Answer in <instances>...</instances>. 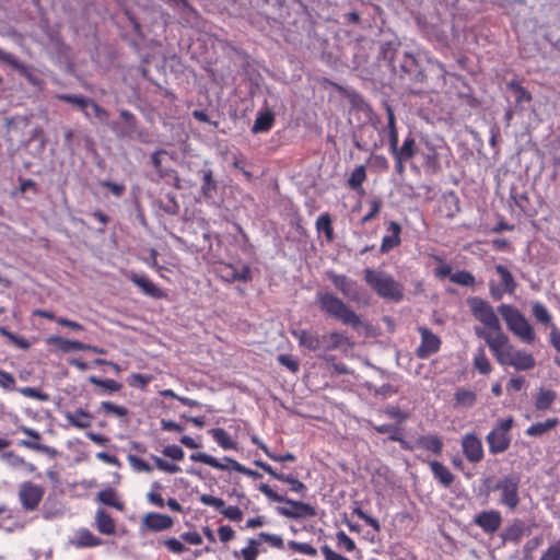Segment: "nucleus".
Returning <instances> with one entry per match:
<instances>
[{"label":"nucleus","mask_w":560,"mask_h":560,"mask_svg":"<svg viewBox=\"0 0 560 560\" xmlns=\"http://www.w3.org/2000/svg\"><path fill=\"white\" fill-rule=\"evenodd\" d=\"M101 409L107 413L113 415L116 418H126L128 416V409L124 406L115 405L112 401L101 402Z\"/></svg>","instance_id":"nucleus-52"},{"label":"nucleus","mask_w":560,"mask_h":560,"mask_svg":"<svg viewBox=\"0 0 560 560\" xmlns=\"http://www.w3.org/2000/svg\"><path fill=\"white\" fill-rule=\"evenodd\" d=\"M385 112L387 114V125L385 128H382V130H378V133L382 135L383 132H387L389 151H395L396 145L398 144V130L396 126V117L394 109L387 103H385Z\"/></svg>","instance_id":"nucleus-26"},{"label":"nucleus","mask_w":560,"mask_h":560,"mask_svg":"<svg viewBox=\"0 0 560 560\" xmlns=\"http://www.w3.org/2000/svg\"><path fill=\"white\" fill-rule=\"evenodd\" d=\"M65 417L69 424L78 429H86L92 424L93 416L83 409H77L75 411H67Z\"/></svg>","instance_id":"nucleus-31"},{"label":"nucleus","mask_w":560,"mask_h":560,"mask_svg":"<svg viewBox=\"0 0 560 560\" xmlns=\"http://www.w3.org/2000/svg\"><path fill=\"white\" fill-rule=\"evenodd\" d=\"M45 494V489L32 481H25L20 486L19 499L25 511H35L38 509Z\"/></svg>","instance_id":"nucleus-11"},{"label":"nucleus","mask_w":560,"mask_h":560,"mask_svg":"<svg viewBox=\"0 0 560 560\" xmlns=\"http://www.w3.org/2000/svg\"><path fill=\"white\" fill-rule=\"evenodd\" d=\"M0 335L4 336L10 343H12L14 347L27 350L31 347V343L26 338L20 335H15L12 331H10L7 327L0 326Z\"/></svg>","instance_id":"nucleus-46"},{"label":"nucleus","mask_w":560,"mask_h":560,"mask_svg":"<svg viewBox=\"0 0 560 560\" xmlns=\"http://www.w3.org/2000/svg\"><path fill=\"white\" fill-rule=\"evenodd\" d=\"M494 271L499 276L500 281L495 283L493 280L489 282V294L494 301H500L505 294L513 295L517 288V282L508 269V267L498 264Z\"/></svg>","instance_id":"nucleus-9"},{"label":"nucleus","mask_w":560,"mask_h":560,"mask_svg":"<svg viewBox=\"0 0 560 560\" xmlns=\"http://www.w3.org/2000/svg\"><path fill=\"white\" fill-rule=\"evenodd\" d=\"M259 555V540L254 538L248 539L245 548L241 549L240 553L235 552V557L241 560H257Z\"/></svg>","instance_id":"nucleus-44"},{"label":"nucleus","mask_w":560,"mask_h":560,"mask_svg":"<svg viewBox=\"0 0 560 560\" xmlns=\"http://www.w3.org/2000/svg\"><path fill=\"white\" fill-rule=\"evenodd\" d=\"M151 458L154 460L156 468L162 471L174 474L180 470V468L176 464L168 463L160 458L159 456L151 455Z\"/></svg>","instance_id":"nucleus-61"},{"label":"nucleus","mask_w":560,"mask_h":560,"mask_svg":"<svg viewBox=\"0 0 560 560\" xmlns=\"http://www.w3.org/2000/svg\"><path fill=\"white\" fill-rule=\"evenodd\" d=\"M94 520L95 527L101 534L110 536L116 533V522L105 510L98 509Z\"/></svg>","instance_id":"nucleus-28"},{"label":"nucleus","mask_w":560,"mask_h":560,"mask_svg":"<svg viewBox=\"0 0 560 560\" xmlns=\"http://www.w3.org/2000/svg\"><path fill=\"white\" fill-rule=\"evenodd\" d=\"M520 485V476L505 475L499 478L492 487H488V491L498 493V504L513 512L521 503Z\"/></svg>","instance_id":"nucleus-7"},{"label":"nucleus","mask_w":560,"mask_h":560,"mask_svg":"<svg viewBox=\"0 0 560 560\" xmlns=\"http://www.w3.org/2000/svg\"><path fill=\"white\" fill-rule=\"evenodd\" d=\"M47 343L56 347L58 350L67 353L72 350L79 351H93L95 353H102L103 350L97 349L96 347H92L90 345L83 343L78 340H69L59 336H50L47 338Z\"/></svg>","instance_id":"nucleus-16"},{"label":"nucleus","mask_w":560,"mask_h":560,"mask_svg":"<svg viewBox=\"0 0 560 560\" xmlns=\"http://www.w3.org/2000/svg\"><path fill=\"white\" fill-rule=\"evenodd\" d=\"M213 271L225 282H249L253 279L250 268L245 264L218 262L214 264Z\"/></svg>","instance_id":"nucleus-10"},{"label":"nucleus","mask_w":560,"mask_h":560,"mask_svg":"<svg viewBox=\"0 0 560 560\" xmlns=\"http://www.w3.org/2000/svg\"><path fill=\"white\" fill-rule=\"evenodd\" d=\"M462 451L466 459L471 464L483 459L485 451L481 439L476 433H466L462 438Z\"/></svg>","instance_id":"nucleus-13"},{"label":"nucleus","mask_w":560,"mask_h":560,"mask_svg":"<svg viewBox=\"0 0 560 560\" xmlns=\"http://www.w3.org/2000/svg\"><path fill=\"white\" fill-rule=\"evenodd\" d=\"M532 315L536 319L537 323L549 327L552 329V327H557L552 322V315L547 308L546 305H544L539 301H535L532 303Z\"/></svg>","instance_id":"nucleus-32"},{"label":"nucleus","mask_w":560,"mask_h":560,"mask_svg":"<svg viewBox=\"0 0 560 560\" xmlns=\"http://www.w3.org/2000/svg\"><path fill=\"white\" fill-rule=\"evenodd\" d=\"M365 180H366V168L364 165H358L351 172V174L347 180V184L351 190L357 191L360 195H363L364 189H363L362 185Z\"/></svg>","instance_id":"nucleus-33"},{"label":"nucleus","mask_w":560,"mask_h":560,"mask_svg":"<svg viewBox=\"0 0 560 560\" xmlns=\"http://www.w3.org/2000/svg\"><path fill=\"white\" fill-rule=\"evenodd\" d=\"M258 490L264 493L270 501L272 502H284L289 504L290 508H278V513L282 516H285L288 518L292 520H301V518H310L316 516L317 512L314 506H312L308 503L302 502V501H295L288 499L281 494H278L276 491H273L269 485L267 483H260L258 486Z\"/></svg>","instance_id":"nucleus-4"},{"label":"nucleus","mask_w":560,"mask_h":560,"mask_svg":"<svg viewBox=\"0 0 560 560\" xmlns=\"http://www.w3.org/2000/svg\"><path fill=\"white\" fill-rule=\"evenodd\" d=\"M89 382L100 388L103 393H116L122 388V385L115 380L106 378L101 380L95 375L89 376Z\"/></svg>","instance_id":"nucleus-43"},{"label":"nucleus","mask_w":560,"mask_h":560,"mask_svg":"<svg viewBox=\"0 0 560 560\" xmlns=\"http://www.w3.org/2000/svg\"><path fill=\"white\" fill-rule=\"evenodd\" d=\"M173 520L168 515L159 513H149L143 518V526L151 532H162L171 528Z\"/></svg>","instance_id":"nucleus-27"},{"label":"nucleus","mask_w":560,"mask_h":560,"mask_svg":"<svg viewBox=\"0 0 560 560\" xmlns=\"http://www.w3.org/2000/svg\"><path fill=\"white\" fill-rule=\"evenodd\" d=\"M291 335L298 340L301 347H304L311 351L322 349V336H318L315 331L306 329H292Z\"/></svg>","instance_id":"nucleus-23"},{"label":"nucleus","mask_w":560,"mask_h":560,"mask_svg":"<svg viewBox=\"0 0 560 560\" xmlns=\"http://www.w3.org/2000/svg\"><path fill=\"white\" fill-rule=\"evenodd\" d=\"M328 278L345 298L350 300L358 299V283L354 280L335 272H328Z\"/></svg>","instance_id":"nucleus-18"},{"label":"nucleus","mask_w":560,"mask_h":560,"mask_svg":"<svg viewBox=\"0 0 560 560\" xmlns=\"http://www.w3.org/2000/svg\"><path fill=\"white\" fill-rule=\"evenodd\" d=\"M502 515L498 510H487L475 515L474 524L480 527L483 533L492 535L502 525Z\"/></svg>","instance_id":"nucleus-14"},{"label":"nucleus","mask_w":560,"mask_h":560,"mask_svg":"<svg viewBox=\"0 0 560 560\" xmlns=\"http://www.w3.org/2000/svg\"><path fill=\"white\" fill-rule=\"evenodd\" d=\"M277 360L281 365L285 366L292 373H298L300 370V363L298 359L292 354H279Z\"/></svg>","instance_id":"nucleus-57"},{"label":"nucleus","mask_w":560,"mask_h":560,"mask_svg":"<svg viewBox=\"0 0 560 560\" xmlns=\"http://www.w3.org/2000/svg\"><path fill=\"white\" fill-rule=\"evenodd\" d=\"M212 506L219 510L226 518L233 522H240L243 518V512L236 505L225 506L222 499L212 497Z\"/></svg>","instance_id":"nucleus-34"},{"label":"nucleus","mask_w":560,"mask_h":560,"mask_svg":"<svg viewBox=\"0 0 560 560\" xmlns=\"http://www.w3.org/2000/svg\"><path fill=\"white\" fill-rule=\"evenodd\" d=\"M425 463L430 467L433 478L442 487L450 488L454 483L455 476L444 464L438 460H427Z\"/></svg>","instance_id":"nucleus-24"},{"label":"nucleus","mask_w":560,"mask_h":560,"mask_svg":"<svg viewBox=\"0 0 560 560\" xmlns=\"http://www.w3.org/2000/svg\"><path fill=\"white\" fill-rule=\"evenodd\" d=\"M527 529L525 522L516 518L504 528L501 533V538L503 541L518 545Z\"/></svg>","instance_id":"nucleus-25"},{"label":"nucleus","mask_w":560,"mask_h":560,"mask_svg":"<svg viewBox=\"0 0 560 560\" xmlns=\"http://www.w3.org/2000/svg\"><path fill=\"white\" fill-rule=\"evenodd\" d=\"M485 342L502 366H511L516 371H529L536 365L534 355L525 350L516 349L510 342L506 334L493 338L485 336Z\"/></svg>","instance_id":"nucleus-1"},{"label":"nucleus","mask_w":560,"mask_h":560,"mask_svg":"<svg viewBox=\"0 0 560 560\" xmlns=\"http://www.w3.org/2000/svg\"><path fill=\"white\" fill-rule=\"evenodd\" d=\"M390 153H396V154L400 155V159L402 158V159H407L410 161L417 154L416 140L411 136L407 137L404 140L402 145L398 147V144H397L396 150L390 151Z\"/></svg>","instance_id":"nucleus-41"},{"label":"nucleus","mask_w":560,"mask_h":560,"mask_svg":"<svg viewBox=\"0 0 560 560\" xmlns=\"http://www.w3.org/2000/svg\"><path fill=\"white\" fill-rule=\"evenodd\" d=\"M467 305L471 312V315L483 324V328H476V335L485 340V336L497 337L505 335L498 315L490 303L479 296H471L467 299Z\"/></svg>","instance_id":"nucleus-2"},{"label":"nucleus","mask_w":560,"mask_h":560,"mask_svg":"<svg viewBox=\"0 0 560 560\" xmlns=\"http://www.w3.org/2000/svg\"><path fill=\"white\" fill-rule=\"evenodd\" d=\"M472 365L480 374L488 375L491 373L492 365L482 347L476 350L472 358Z\"/></svg>","instance_id":"nucleus-37"},{"label":"nucleus","mask_w":560,"mask_h":560,"mask_svg":"<svg viewBox=\"0 0 560 560\" xmlns=\"http://www.w3.org/2000/svg\"><path fill=\"white\" fill-rule=\"evenodd\" d=\"M21 430L24 434L32 439V441H22L21 445L35 451H39L43 448L42 445L38 443L42 439V435L38 431L27 427H23Z\"/></svg>","instance_id":"nucleus-50"},{"label":"nucleus","mask_w":560,"mask_h":560,"mask_svg":"<svg viewBox=\"0 0 560 560\" xmlns=\"http://www.w3.org/2000/svg\"><path fill=\"white\" fill-rule=\"evenodd\" d=\"M96 502L116 509L119 512L125 510V503L119 499L117 491L114 488H106L97 492Z\"/></svg>","instance_id":"nucleus-29"},{"label":"nucleus","mask_w":560,"mask_h":560,"mask_svg":"<svg viewBox=\"0 0 560 560\" xmlns=\"http://www.w3.org/2000/svg\"><path fill=\"white\" fill-rule=\"evenodd\" d=\"M418 331L421 336V342L416 349V355L419 359H428L432 354L440 351L442 341L440 337L433 334L428 327L420 326Z\"/></svg>","instance_id":"nucleus-12"},{"label":"nucleus","mask_w":560,"mask_h":560,"mask_svg":"<svg viewBox=\"0 0 560 560\" xmlns=\"http://www.w3.org/2000/svg\"><path fill=\"white\" fill-rule=\"evenodd\" d=\"M119 114H120V118L122 119V121L126 126V133L127 135L132 133L137 127L136 116L128 109H121Z\"/></svg>","instance_id":"nucleus-60"},{"label":"nucleus","mask_w":560,"mask_h":560,"mask_svg":"<svg viewBox=\"0 0 560 560\" xmlns=\"http://www.w3.org/2000/svg\"><path fill=\"white\" fill-rule=\"evenodd\" d=\"M164 155H167L165 150H158L151 155L152 165L160 177H165L167 175V172L162 167V158Z\"/></svg>","instance_id":"nucleus-59"},{"label":"nucleus","mask_w":560,"mask_h":560,"mask_svg":"<svg viewBox=\"0 0 560 560\" xmlns=\"http://www.w3.org/2000/svg\"><path fill=\"white\" fill-rule=\"evenodd\" d=\"M382 207V199L380 197H374L370 201V211L361 218V224H366L368 222L375 219L381 212Z\"/></svg>","instance_id":"nucleus-54"},{"label":"nucleus","mask_w":560,"mask_h":560,"mask_svg":"<svg viewBox=\"0 0 560 560\" xmlns=\"http://www.w3.org/2000/svg\"><path fill=\"white\" fill-rule=\"evenodd\" d=\"M288 547H289V549H291L294 552H299V553L306 555L310 557L317 556L316 548L313 547L308 542H300V541H295V540H290V541H288Z\"/></svg>","instance_id":"nucleus-51"},{"label":"nucleus","mask_w":560,"mask_h":560,"mask_svg":"<svg viewBox=\"0 0 560 560\" xmlns=\"http://www.w3.org/2000/svg\"><path fill=\"white\" fill-rule=\"evenodd\" d=\"M514 420L512 417L500 420L494 428L487 434L486 441L489 452L493 455L504 453L511 445L510 431Z\"/></svg>","instance_id":"nucleus-8"},{"label":"nucleus","mask_w":560,"mask_h":560,"mask_svg":"<svg viewBox=\"0 0 560 560\" xmlns=\"http://www.w3.org/2000/svg\"><path fill=\"white\" fill-rule=\"evenodd\" d=\"M353 513L359 518L364 521L366 525L371 526L375 532H380V529H381L380 522L376 518H374V517L368 515L366 513H364L361 508H359V506L354 508L353 509Z\"/></svg>","instance_id":"nucleus-63"},{"label":"nucleus","mask_w":560,"mask_h":560,"mask_svg":"<svg viewBox=\"0 0 560 560\" xmlns=\"http://www.w3.org/2000/svg\"><path fill=\"white\" fill-rule=\"evenodd\" d=\"M275 122L273 114L269 110L265 113H259L254 125L252 131L254 133L267 132L272 128Z\"/></svg>","instance_id":"nucleus-39"},{"label":"nucleus","mask_w":560,"mask_h":560,"mask_svg":"<svg viewBox=\"0 0 560 560\" xmlns=\"http://www.w3.org/2000/svg\"><path fill=\"white\" fill-rule=\"evenodd\" d=\"M401 231L402 228L400 223L396 221H389L386 223V232L382 238V243L380 246V253L381 254H387L392 249L398 247L401 244Z\"/></svg>","instance_id":"nucleus-15"},{"label":"nucleus","mask_w":560,"mask_h":560,"mask_svg":"<svg viewBox=\"0 0 560 560\" xmlns=\"http://www.w3.org/2000/svg\"><path fill=\"white\" fill-rule=\"evenodd\" d=\"M364 280L382 299L399 302L404 298L402 285L389 275L368 268Z\"/></svg>","instance_id":"nucleus-5"},{"label":"nucleus","mask_w":560,"mask_h":560,"mask_svg":"<svg viewBox=\"0 0 560 560\" xmlns=\"http://www.w3.org/2000/svg\"><path fill=\"white\" fill-rule=\"evenodd\" d=\"M0 61L9 65L24 77L30 83L37 84L38 80L33 75L30 66L21 62L16 56L0 48Z\"/></svg>","instance_id":"nucleus-21"},{"label":"nucleus","mask_w":560,"mask_h":560,"mask_svg":"<svg viewBox=\"0 0 560 560\" xmlns=\"http://www.w3.org/2000/svg\"><path fill=\"white\" fill-rule=\"evenodd\" d=\"M275 479L290 485V490L294 493L304 495L307 491V487L292 474L278 472Z\"/></svg>","instance_id":"nucleus-42"},{"label":"nucleus","mask_w":560,"mask_h":560,"mask_svg":"<svg viewBox=\"0 0 560 560\" xmlns=\"http://www.w3.org/2000/svg\"><path fill=\"white\" fill-rule=\"evenodd\" d=\"M498 312L513 335L525 343H534L536 339L534 328L518 308L511 304H501Z\"/></svg>","instance_id":"nucleus-6"},{"label":"nucleus","mask_w":560,"mask_h":560,"mask_svg":"<svg viewBox=\"0 0 560 560\" xmlns=\"http://www.w3.org/2000/svg\"><path fill=\"white\" fill-rule=\"evenodd\" d=\"M508 88L514 92L517 104L528 103L533 98L532 94L515 80L510 81Z\"/></svg>","instance_id":"nucleus-48"},{"label":"nucleus","mask_w":560,"mask_h":560,"mask_svg":"<svg viewBox=\"0 0 560 560\" xmlns=\"http://www.w3.org/2000/svg\"><path fill=\"white\" fill-rule=\"evenodd\" d=\"M316 302L322 312L345 325L357 328L362 324L360 316L332 293L318 292L316 294Z\"/></svg>","instance_id":"nucleus-3"},{"label":"nucleus","mask_w":560,"mask_h":560,"mask_svg":"<svg viewBox=\"0 0 560 560\" xmlns=\"http://www.w3.org/2000/svg\"><path fill=\"white\" fill-rule=\"evenodd\" d=\"M316 230L323 232L327 242L335 240V233L332 228V220L328 212L322 213L316 220Z\"/></svg>","instance_id":"nucleus-38"},{"label":"nucleus","mask_w":560,"mask_h":560,"mask_svg":"<svg viewBox=\"0 0 560 560\" xmlns=\"http://www.w3.org/2000/svg\"><path fill=\"white\" fill-rule=\"evenodd\" d=\"M476 394L467 389H458L455 393V401L457 405L471 407L476 402Z\"/></svg>","instance_id":"nucleus-53"},{"label":"nucleus","mask_w":560,"mask_h":560,"mask_svg":"<svg viewBox=\"0 0 560 560\" xmlns=\"http://www.w3.org/2000/svg\"><path fill=\"white\" fill-rule=\"evenodd\" d=\"M0 61L9 65L24 77L30 83L37 84L38 80L33 75L30 66L21 62L16 56L0 48Z\"/></svg>","instance_id":"nucleus-20"},{"label":"nucleus","mask_w":560,"mask_h":560,"mask_svg":"<svg viewBox=\"0 0 560 560\" xmlns=\"http://www.w3.org/2000/svg\"><path fill=\"white\" fill-rule=\"evenodd\" d=\"M360 135L354 136V147L360 151H372L380 147V144L373 139V131H370L369 138L372 139V141H369L363 138V133L365 132V129L362 127L359 129Z\"/></svg>","instance_id":"nucleus-47"},{"label":"nucleus","mask_w":560,"mask_h":560,"mask_svg":"<svg viewBox=\"0 0 560 560\" xmlns=\"http://www.w3.org/2000/svg\"><path fill=\"white\" fill-rule=\"evenodd\" d=\"M353 343L349 337L341 331H331L322 336V350L331 351L342 348H352Z\"/></svg>","instance_id":"nucleus-22"},{"label":"nucleus","mask_w":560,"mask_h":560,"mask_svg":"<svg viewBox=\"0 0 560 560\" xmlns=\"http://www.w3.org/2000/svg\"><path fill=\"white\" fill-rule=\"evenodd\" d=\"M417 66H418V62H417V58L415 57V55L411 52H405L404 59L400 63L401 70L406 73H411V72L416 71Z\"/></svg>","instance_id":"nucleus-62"},{"label":"nucleus","mask_w":560,"mask_h":560,"mask_svg":"<svg viewBox=\"0 0 560 560\" xmlns=\"http://www.w3.org/2000/svg\"><path fill=\"white\" fill-rule=\"evenodd\" d=\"M256 540H259V544L261 541L269 544L271 547L277 549H282L284 547L283 539L276 534H270L266 532H261L258 535V538Z\"/></svg>","instance_id":"nucleus-56"},{"label":"nucleus","mask_w":560,"mask_h":560,"mask_svg":"<svg viewBox=\"0 0 560 560\" xmlns=\"http://www.w3.org/2000/svg\"><path fill=\"white\" fill-rule=\"evenodd\" d=\"M559 424L558 418H549L544 422H536L526 429L528 436H541Z\"/></svg>","instance_id":"nucleus-35"},{"label":"nucleus","mask_w":560,"mask_h":560,"mask_svg":"<svg viewBox=\"0 0 560 560\" xmlns=\"http://www.w3.org/2000/svg\"><path fill=\"white\" fill-rule=\"evenodd\" d=\"M416 447L425 450L436 456L442 454L443 441L436 434L420 435L416 440Z\"/></svg>","instance_id":"nucleus-30"},{"label":"nucleus","mask_w":560,"mask_h":560,"mask_svg":"<svg viewBox=\"0 0 560 560\" xmlns=\"http://www.w3.org/2000/svg\"><path fill=\"white\" fill-rule=\"evenodd\" d=\"M539 560H560V539L550 545Z\"/></svg>","instance_id":"nucleus-64"},{"label":"nucleus","mask_w":560,"mask_h":560,"mask_svg":"<svg viewBox=\"0 0 560 560\" xmlns=\"http://www.w3.org/2000/svg\"><path fill=\"white\" fill-rule=\"evenodd\" d=\"M59 101L75 105L80 109L84 112V115L88 117L89 114L85 110L86 107H89L90 98L83 96V95H75V94H58L56 96Z\"/></svg>","instance_id":"nucleus-45"},{"label":"nucleus","mask_w":560,"mask_h":560,"mask_svg":"<svg viewBox=\"0 0 560 560\" xmlns=\"http://www.w3.org/2000/svg\"><path fill=\"white\" fill-rule=\"evenodd\" d=\"M126 277L137 287L140 288L143 294L153 299H163L165 292L155 285L148 277L138 275L133 271L126 272Z\"/></svg>","instance_id":"nucleus-17"},{"label":"nucleus","mask_w":560,"mask_h":560,"mask_svg":"<svg viewBox=\"0 0 560 560\" xmlns=\"http://www.w3.org/2000/svg\"><path fill=\"white\" fill-rule=\"evenodd\" d=\"M127 459L131 467L137 471L151 472L153 469L144 459L137 455L129 454Z\"/></svg>","instance_id":"nucleus-58"},{"label":"nucleus","mask_w":560,"mask_h":560,"mask_svg":"<svg viewBox=\"0 0 560 560\" xmlns=\"http://www.w3.org/2000/svg\"><path fill=\"white\" fill-rule=\"evenodd\" d=\"M212 439L223 448V450H237V442L232 439V436L223 429H212Z\"/></svg>","instance_id":"nucleus-40"},{"label":"nucleus","mask_w":560,"mask_h":560,"mask_svg":"<svg viewBox=\"0 0 560 560\" xmlns=\"http://www.w3.org/2000/svg\"><path fill=\"white\" fill-rule=\"evenodd\" d=\"M70 544L77 549L94 548L103 545V539L94 535L89 528L81 527L75 530Z\"/></svg>","instance_id":"nucleus-19"},{"label":"nucleus","mask_w":560,"mask_h":560,"mask_svg":"<svg viewBox=\"0 0 560 560\" xmlns=\"http://www.w3.org/2000/svg\"><path fill=\"white\" fill-rule=\"evenodd\" d=\"M557 398L556 392L540 388L535 395L534 406L537 410H547Z\"/></svg>","instance_id":"nucleus-36"},{"label":"nucleus","mask_w":560,"mask_h":560,"mask_svg":"<svg viewBox=\"0 0 560 560\" xmlns=\"http://www.w3.org/2000/svg\"><path fill=\"white\" fill-rule=\"evenodd\" d=\"M451 281L455 284L464 285V287H475L476 278L475 276L467 270H458L451 275Z\"/></svg>","instance_id":"nucleus-49"},{"label":"nucleus","mask_w":560,"mask_h":560,"mask_svg":"<svg viewBox=\"0 0 560 560\" xmlns=\"http://www.w3.org/2000/svg\"><path fill=\"white\" fill-rule=\"evenodd\" d=\"M336 544L339 549L351 552L355 549L354 540L349 537L343 530H339L336 534Z\"/></svg>","instance_id":"nucleus-55"}]
</instances>
